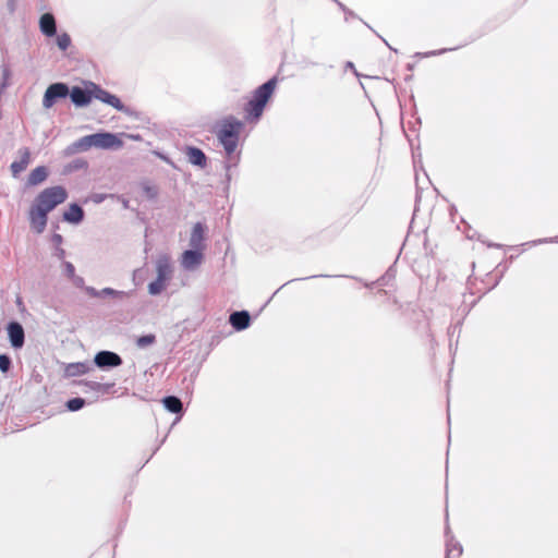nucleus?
Instances as JSON below:
<instances>
[{
	"label": "nucleus",
	"mask_w": 558,
	"mask_h": 558,
	"mask_svg": "<svg viewBox=\"0 0 558 558\" xmlns=\"http://www.w3.org/2000/svg\"><path fill=\"white\" fill-rule=\"evenodd\" d=\"M83 84V87L69 85V98L76 108H85L92 104L93 99H97L128 117L138 119L140 113L132 107L124 105L117 95L93 81H84Z\"/></svg>",
	"instance_id": "1"
},
{
	"label": "nucleus",
	"mask_w": 558,
	"mask_h": 558,
	"mask_svg": "<svg viewBox=\"0 0 558 558\" xmlns=\"http://www.w3.org/2000/svg\"><path fill=\"white\" fill-rule=\"evenodd\" d=\"M244 128V122L230 114L221 119L216 124L214 131L218 143L222 146L226 157L229 159L223 163L226 170V181H231L230 170L233 166H236L240 160V153L235 155L236 148L240 142V135Z\"/></svg>",
	"instance_id": "2"
},
{
	"label": "nucleus",
	"mask_w": 558,
	"mask_h": 558,
	"mask_svg": "<svg viewBox=\"0 0 558 558\" xmlns=\"http://www.w3.org/2000/svg\"><path fill=\"white\" fill-rule=\"evenodd\" d=\"M123 146V141L116 133L99 131L93 134L85 135L77 141L68 145L63 155L65 157L73 156L80 151H86L92 147L107 149V150H117Z\"/></svg>",
	"instance_id": "3"
},
{
	"label": "nucleus",
	"mask_w": 558,
	"mask_h": 558,
	"mask_svg": "<svg viewBox=\"0 0 558 558\" xmlns=\"http://www.w3.org/2000/svg\"><path fill=\"white\" fill-rule=\"evenodd\" d=\"M278 84V77L272 76L253 92L252 98L244 106V116L247 122H257L260 120L265 108L275 93Z\"/></svg>",
	"instance_id": "4"
},
{
	"label": "nucleus",
	"mask_w": 558,
	"mask_h": 558,
	"mask_svg": "<svg viewBox=\"0 0 558 558\" xmlns=\"http://www.w3.org/2000/svg\"><path fill=\"white\" fill-rule=\"evenodd\" d=\"M68 198V191L62 185L50 186L43 190L34 199L33 205L39 209L50 213L58 205L64 203Z\"/></svg>",
	"instance_id": "5"
},
{
	"label": "nucleus",
	"mask_w": 558,
	"mask_h": 558,
	"mask_svg": "<svg viewBox=\"0 0 558 558\" xmlns=\"http://www.w3.org/2000/svg\"><path fill=\"white\" fill-rule=\"evenodd\" d=\"M69 84L56 82L48 85L43 96V107L51 109L60 100L69 98Z\"/></svg>",
	"instance_id": "6"
},
{
	"label": "nucleus",
	"mask_w": 558,
	"mask_h": 558,
	"mask_svg": "<svg viewBox=\"0 0 558 558\" xmlns=\"http://www.w3.org/2000/svg\"><path fill=\"white\" fill-rule=\"evenodd\" d=\"M94 364L101 371H109L121 366L123 360L117 352L100 350L94 356Z\"/></svg>",
	"instance_id": "7"
},
{
	"label": "nucleus",
	"mask_w": 558,
	"mask_h": 558,
	"mask_svg": "<svg viewBox=\"0 0 558 558\" xmlns=\"http://www.w3.org/2000/svg\"><path fill=\"white\" fill-rule=\"evenodd\" d=\"M204 260V250L190 247L181 255V266L187 270L193 271L198 268Z\"/></svg>",
	"instance_id": "8"
},
{
	"label": "nucleus",
	"mask_w": 558,
	"mask_h": 558,
	"mask_svg": "<svg viewBox=\"0 0 558 558\" xmlns=\"http://www.w3.org/2000/svg\"><path fill=\"white\" fill-rule=\"evenodd\" d=\"M7 333L11 347L15 350L22 349L25 344V331L17 320H10L7 324Z\"/></svg>",
	"instance_id": "9"
},
{
	"label": "nucleus",
	"mask_w": 558,
	"mask_h": 558,
	"mask_svg": "<svg viewBox=\"0 0 558 558\" xmlns=\"http://www.w3.org/2000/svg\"><path fill=\"white\" fill-rule=\"evenodd\" d=\"M206 231L207 226L204 222L197 221L196 223H194L189 240L190 247L201 248L205 251Z\"/></svg>",
	"instance_id": "10"
},
{
	"label": "nucleus",
	"mask_w": 558,
	"mask_h": 558,
	"mask_svg": "<svg viewBox=\"0 0 558 558\" xmlns=\"http://www.w3.org/2000/svg\"><path fill=\"white\" fill-rule=\"evenodd\" d=\"M85 293L90 298H107L110 296L117 300H123L132 294V291H121L113 288L106 287L101 290H97L94 287L85 288Z\"/></svg>",
	"instance_id": "11"
},
{
	"label": "nucleus",
	"mask_w": 558,
	"mask_h": 558,
	"mask_svg": "<svg viewBox=\"0 0 558 558\" xmlns=\"http://www.w3.org/2000/svg\"><path fill=\"white\" fill-rule=\"evenodd\" d=\"M48 221V213L39 209L32 204L29 208V222L31 227L36 233H43L46 229Z\"/></svg>",
	"instance_id": "12"
},
{
	"label": "nucleus",
	"mask_w": 558,
	"mask_h": 558,
	"mask_svg": "<svg viewBox=\"0 0 558 558\" xmlns=\"http://www.w3.org/2000/svg\"><path fill=\"white\" fill-rule=\"evenodd\" d=\"M229 324L235 331H243L252 324V317L248 311H234L229 316Z\"/></svg>",
	"instance_id": "13"
},
{
	"label": "nucleus",
	"mask_w": 558,
	"mask_h": 558,
	"mask_svg": "<svg viewBox=\"0 0 558 558\" xmlns=\"http://www.w3.org/2000/svg\"><path fill=\"white\" fill-rule=\"evenodd\" d=\"M85 218V211L83 207L77 203H71L68 206V209L63 211L62 219L63 221L78 226L83 222Z\"/></svg>",
	"instance_id": "14"
},
{
	"label": "nucleus",
	"mask_w": 558,
	"mask_h": 558,
	"mask_svg": "<svg viewBox=\"0 0 558 558\" xmlns=\"http://www.w3.org/2000/svg\"><path fill=\"white\" fill-rule=\"evenodd\" d=\"M39 29L46 37H54L57 35V22L54 15L50 12L44 13L39 17Z\"/></svg>",
	"instance_id": "15"
},
{
	"label": "nucleus",
	"mask_w": 558,
	"mask_h": 558,
	"mask_svg": "<svg viewBox=\"0 0 558 558\" xmlns=\"http://www.w3.org/2000/svg\"><path fill=\"white\" fill-rule=\"evenodd\" d=\"M161 402H162L163 408L169 413L178 415V417L175 418V422H178L184 413L182 400L174 395H170V396L163 397Z\"/></svg>",
	"instance_id": "16"
},
{
	"label": "nucleus",
	"mask_w": 558,
	"mask_h": 558,
	"mask_svg": "<svg viewBox=\"0 0 558 558\" xmlns=\"http://www.w3.org/2000/svg\"><path fill=\"white\" fill-rule=\"evenodd\" d=\"M185 155L191 165L199 168H205L207 166L208 158L199 147L186 146Z\"/></svg>",
	"instance_id": "17"
},
{
	"label": "nucleus",
	"mask_w": 558,
	"mask_h": 558,
	"mask_svg": "<svg viewBox=\"0 0 558 558\" xmlns=\"http://www.w3.org/2000/svg\"><path fill=\"white\" fill-rule=\"evenodd\" d=\"M20 159L14 160L10 166V170L14 178L24 171L31 161V151L27 147L20 149Z\"/></svg>",
	"instance_id": "18"
},
{
	"label": "nucleus",
	"mask_w": 558,
	"mask_h": 558,
	"mask_svg": "<svg viewBox=\"0 0 558 558\" xmlns=\"http://www.w3.org/2000/svg\"><path fill=\"white\" fill-rule=\"evenodd\" d=\"M156 272H157V278L162 279L168 282V280L171 277V272H172L170 258L168 255L163 254L157 258Z\"/></svg>",
	"instance_id": "19"
},
{
	"label": "nucleus",
	"mask_w": 558,
	"mask_h": 558,
	"mask_svg": "<svg viewBox=\"0 0 558 558\" xmlns=\"http://www.w3.org/2000/svg\"><path fill=\"white\" fill-rule=\"evenodd\" d=\"M49 170L46 166H38L33 169L27 178L28 186H36L47 180Z\"/></svg>",
	"instance_id": "20"
},
{
	"label": "nucleus",
	"mask_w": 558,
	"mask_h": 558,
	"mask_svg": "<svg viewBox=\"0 0 558 558\" xmlns=\"http://www.w3.org/2000/svg\"><path fill=\"white\" fill-rule=\"evenodd\" d=\"M446 557L445 558H450L451 555H453L454 557H460L463 553V547L462 545L454 541V537L452 535H449V527L447 526V530H446Z\"/></svg>",
	"instance_id": "21"
},
{
	"label": "nucleus",
	"mask_w": 558,
	"mask_h": 558,
	"mask_svg": "<svg viewBox=\"0 0 558 558\" xmlns=\"http://www.w3.org/2000/svg\"><path fill=\"white\" fill-rule=\"evenodd\" d=\"M90 366L86 362L71 363L66 366V374L69 376H81L89 372Z\"/></svg>",
	"instance_id": "22"
},
{
	"label": "nucleus",
	"mask_w": 558,
	"mask_h": 558,
	"mask_svg": "<svg viewBox=\"0 0 558 558\" xmlns=\"http://www.w3.org/2000/svg\"><path fill=\"white\" fill-rule=\"evenodd\" d=\"M82 384L87 387L89 390L101 392V393H108L111 388L114 386L113 383H98L93 380H84Z\"/></svg>",
	"instance_id": "23"
},
{
	"label": "nucleus",
	"mask_w": 558,
	"mask_h": 558,
	"mask_svg": "<svg viewBox=\"0 0 558 558\" xmlns=\"http://www.w3.org/2000/svg\"><path fill=\"white\" fill-rule=\"evenodd\" d=\"M86 405V400L82 397L70 398L65 401V409L69 412H77Z\"/></svg>",
	"instance_id": "24"
},
{
	"label": "nucleus",
	"mask_w": 558,
	"mask_h": 558,
	"mask_svg": "<svg viewBox=\"0 0 558 558\" xmlns=\"http://www.w3.org/2000/svg\"><path fill=\"white\" fill-rule=\"evenodd\" d=\"M167 287V281L156 277L155 280L150 281L147 286L148 293L150 295H159Z\"/></svg>",
	"instance_id": "25"
},
{
	"label": "nucleus",
	"mask_w": 558,
	"mask_h": 558,
	"mask_svg": "<svg viewBox=\"0 0 558 558\" xmlns=\"http://www.w3.org/2000/svg\"><path fill=\"white\" fill-rule=\"evenodd\" d=\"M156 336L154 333H146L138 336L135 340V344L138 349H146L156 343Z\"/></svg>",
	"instance_id": "26"
},
{
	"label": "nucleus",
	"mask_w": 558,
	"mask_h": 558,
	"mask_svg": "<svg viewBox=\"0 0 558 558\" xmlns=\"http://www.w3.org/2000/svg\"><path fill=\"white\" fill-rule=\"evenodd\" d=\"M54 37H56V45L58 46V48L61 51L68 50V48L72 44L71 36L66 32H63L61 34L57 33V35Z\"/></svg>",
	"instance_id": "27"
},
{
	"label": "nucleus",
	"mask_w": 558,
	"mask_h": 558,
	"mask_svg": "<svg viewBox=\"0 0 558 558\" xmlns=\"http://www.w3.org/2000/svg\"><path fill=\"white\" fill-rule=\"evenodd\" d=\"M88 168V162L83 159V158H76V159H73L68 166H66V170L69 172L71 171H77V170H83V169H87Z\"/></svg>",
	"instance_id": "28"
},
{
	"label": "nucleus",
	"mask_w": 558,
	"mask_h": 558,
	"mask_svg": "<svg viewBox=\"0 0 558 558\" xmlns=\"http://www.w3.org/2000/svg\"><path fill=\"white\" fill-rule=\"evenodd\" d=\"M458 49V47L456 48H442V49H438V50H430V51H426V52H416L414 54V57L416 58H429V57H435V56H440V54H444L448 51H453Z\"/></svg>",
	"instance_id": "29"
},
{
	"label": "nucleus",
	"mask_w": 558,
	"mask_h": 558,
	"mask_svg": "<svg viewBox=\"0 0 558 558\" xmlns=\"http://www.w3.org/2000/svg\"><path fill=\"white\" fill-rule=\"evenodd\" d=\"M12 367V360L8 354H0V371L8 373Z\"/></svg>",
	"instance_id": "30"
},
{
	"label": "nucleus",
	"mask_w": 558,
	"mask_h": 558,
	"mask_svg": "<svg viewBox=\"0 0 558 558\" xmlns=\"http://www.w3.org/2000/svg\"><path fill=\"white\" fill-rule=\"evenodd\" d=\"M143 192H144L145 196L150 201H155L158 196V189L154 185H148V184L144 185Z\"/></svg>",
	"instance_id": "31"
},
{
	"label": "nucleus",
	"mask_w": 558,
	"mask_h": 558,
	"mask_svg": "<svg viewBox=\"0 0 558 558\" xmlns=\"http://www.w3.org/2000/svg\"><path fill=\"white\" fill-rule=\"evenodd\" d=\"M555 242H558V236H554V238H543V239H538V240H534V241L526 242V243H524L523 245H531V246H535V245H538V244H544V243H555Z\"/></svg>",
	"instance_id": "32"
},
{
	"label": "nucleus",
	"mask_w": 558,
	"mask_h": 558,
	"mask_svg": "<svg viewBox=\"0 0 558 558\" xmlns=\"http://www.w3.org/2000/svg\"><path fill=\"white\" fill-rule=\"evenodd\" d=\"M62 267H63V270H64V275L68 278L71 279L72 277H75V267H74V265L71 262L63 260Z\"/></svg>",
	"instance_id": "33"
},
{
	"label": "nucleus",
	"mask_w": 558,
	"mask_h": 558,
	"mask_svg": "<svg viewBox=\"0 0 558 558\" xmlns=\"http://www.w3.org/2000/svg\"><path fill=\"white\" fill-rule=\"evenodd\" d=\"M73 284L76 287V288H80V289H83L85 291V288H87L88 286H85V280L83 277L81 276H77L75 274V277H72L71 278Z\"/></svg>",
	"instance_id": "34"
},
{
	"label": "nucleus",
	"mask_w": 558,
	"mask_h": 558,
	"mask_svg": "<svg viewBox=\"0 0 558 558\" xmlns=\"http://www.w3.org/2000/svg\"><path fill=\"white\" fill-rule=\"evenodd\" d=\"M332 276L330 275H313V276H308V277H305L303 278L304 280H307V279H314V278H331ZM335 277H345V278H351V276H345V275H336ZM352 279L354 280H359V278L356 277H352Z\"/></svg>",
	"instance_id": "35"
},
{
	"label": "nucleus",
	"mask_w": 558,
	"mask_h": 558,
	"mask_svg": "<svg viewBox=\"0 0 558 558\" xmlns=\"http://www.w3.org/2000/svg\"><path fill=\"white\" fill-rule=\"evenodd\" d=\"M51 242L54 245V247L61 246L63 242V236L60 233H53L51 235Z\"/></svg>",
	"instance_id": "36"
},
{
	"label": "nucleus",
	"mask_w": 558,
	"mask_h": 558,
	"mask_svg": "<svg viewBox=\"0 0 558 558\" xmlns=\"http://www.w3.org/2000/svg\"><path fill=\"white\" fill-rule=\"evenodd\" d=\"M107 195L106 194H101V193H94L92 194L90 196V199L95 203V204H100L102 203L105 199H106Z\"/></svg>",
	"instance_id": "37"
},
{
	"label": "nucleus",
	"mask_w": 558,
	"mask_h": 558,
	"mask_svg": "<svg viewBox=\"0 0 558 558\" xmlns=\"http://www.w3.org/2000/svg\"><path fill=\"white\" fill-rule=\"evenodd\" d=\"M53 255L60 259V260H63L65 255H66V252L64 248H62L61 246H58V247H54V252H53Z\"/></svg>",
	"instance_id": "38"
},
{
	"label": "nucleus",
	"mask_w": 558,
	"mask_h": 558,
	"mask_svg": "<svg viewBox=\"0 0 558 558\" xmlns=\"http://www.w3.org/2000/svg\"><path fill=\"white\" fill-rule=\"evenodd\" d=\"M345 69H349V70L353 71V73L356 76H360V73L356 71L355 65H354V63L352 61H347L345 62Z\"/></svg>",
	"instance_id": "39"
},
{
	"label": "nucleus",
	"mask_w": 558,
	"mask_h": 558,
	"mask_svg": "<svg viewBox=\"0 0 558 558\" xmlns=\"http://www.w3.org/2000/svg\"><path fill=\"white\" fill-rule=\"evenodd\" d=\"M344 20L348 21L350 17L352 19H355L357 17V15L350 9L347 10V12H344Z\"/></svg>",
	"instance_id": "40"
},
{
	"label": "nucleus",
	"mask_w": 558,
	"mask_h": 558,
	"mask_svg": "<svg viewBox=\"0 0 558 558\" xmlns=\"http://www.w3.org/2000/svg\"><path fill=\"white\" fill-rule=\"evenodd\" d=\"M336 4L339 7V9L344 13L349 8H347L341 1L337 0Z\"/></svg>",
	"instance_id": "41"
},
{
	"label": "nucleus",
	"mask_w": 558,
	"mask_h": 558,
	"mask_svg": "<svg viewBox=\"0 0 558 558\" xmlns=\"http://www.w3.org/2000/svg\"><path fill=\"white\" fill-rule=\"evenodd\" d=\"M487 246H488V247H496V248H500L502 245H501V244H498V243H492V242H489V243H487Z\"/></svg>",
	"instance_id": "42"
},
{
	"label": "nucleus",
	"mask_w": 558,
	"mask_h": 558,
	"mask_svg": "<svg viewBox=\"0 0 558 558\" xmlns=\"http://www.w3.org/2000/svg\"><path fill=\"white\" fill-rule=\"evenodd\" d=\"M407 69H408L409 71H412V70L414 69V64H413V63H408V64H407Z\"/></svg>",
	"instance_id": "43"
},
{
	"label": "nucleus",
	"mask_w": 558,
	"mask_h": 558,
	"mask_svg": "<svg viewBox=\"0 0 558 558\" xmlns=\"http://www.w3.org/2000/svg\"><path fill=\"white\" fill-rule=\"evenodd\" d=\"M385 41V44L388 46V48L395 52H397V49H395L393 47H391L385 39H383Z\"/></svg>",
	"instance_id": "44"
},
{
	"label": "nucleus",
	"mask_w": 558,
	"mask_h": 558,
	"mask_svg": "<svg viewBox=\"0 0 558 558\" xmlns=\"http://www.w3.org/2000/svg\"><path fill=\"white\" fill-rule=\"evenodd\" d=\"M160 158H161V159H163V160H165V161H167V162H170L169 158H168V157H166V156H163V155H160Z\"/></svg>",
	"instance_id": "45"
},
{
	"label": "nucleus",
	"mask_w": 558,
	"mask_h": 558,
	"mask_svg": "<svg viewBox=\"0 0 558 558\" xmlns=\"http://www.w3.org/2000/svg\"><path fill=\"white\" fill-rule=\"evenodd\" d=\"M290 282H291V281H288V282H286L284 284H281V287L278 289V291H279L280 289L284 288V286H287V284H288V283H290Z\"/></svg>",
	"instance_id": "46"
},
{
	"label": "nucleus",
	"mask_w": 558,
	"mask_h": 558,
	"mask_svg": "<svg viewBox=\"0 0 558 558\" xmlns=\"http://www.w3.org/2000/svg\"><path fill=\"white\" fill-rule=\"evenodd\" d=\"M373 284H374V282H372V283H366L365 286L371 288Z\"/></svg>",
	"instance_id": "47"
},
{
	"label": "nucleus",
	"mask_w": 558,
	"mask_h": 558,
	"mask_svg": "<svg viewBox=\"0 0 558 558\" xmlns=\"http://www.w3.org/2000/svg\"><path fill=\"white\" fill-rule=\"evenodd\" d=\"M277 292H278V290H277L274 294H271V295H270V300L275 298V294H276Z\"/></svg>",
	"instance_id": "48"
},
{
	"label": "nucleus",
	"mask_w": 558,
	"mask_h": 558,
	"mask_svg": "<svg viewBox=\"0 0 558 558\" xmlns=\"http://www.w3.org/2000/svg\"><path fill=\"white\" fill-rule=\"evenodd\" d=\"M277 292H278V290H277L274 294H271V295H270V300L275 298V294H276Z\"/></svg>",
	"instance_id": "49"
}]
</instances>
